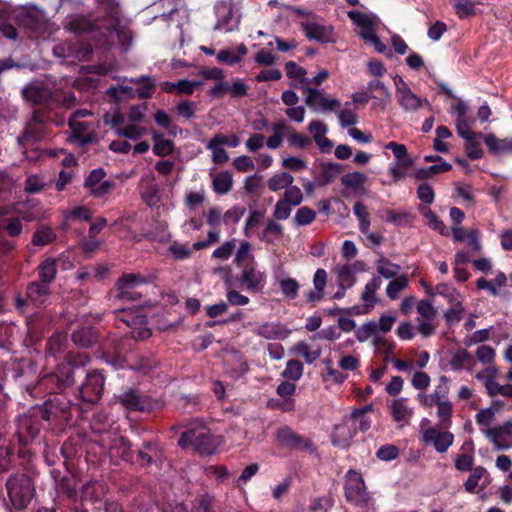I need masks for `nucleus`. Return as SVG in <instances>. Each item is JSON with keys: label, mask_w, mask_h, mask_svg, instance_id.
Listing matches in <instances>:
<instances>
[{"label": "nucleus", "mask_w": 512, "mask_h": 512, "mask_svg": "<svg viewBox=\"0 0 512 512\" xmlns=\"http://www.w3.org/2000/svg\"><path fill=\"white\" fill-rule=\"evenodd\" d=\"M166 460L165 449L156 439L143 441L137 448L134 463L147 472L155 467L160 470Z\"/></svg>", "instance_id": "10"}, {"label": "nucleus", "mask_w": 512, "mask_h": 512, "mask_svg": "<svg viewBox=\"0 0 512 512\" xmlns=\"http://www.w3.org/2000/svg\"><path fill=\"white\" fill-rule=\"evenodd\" d=\"M294 352L303 356L307 364L314 363L321 356L320 348L311 351L309 344L304 341H300L295 345Z\"/></svg>", "instance_id": "49"}, {"label": "nucleus", "mask_w": 512, "mask_h": 512, "mask_svg": "<svg viewBox=\"0 0 512 512\" xmlns=\"http://www.w3.org/2000/svg\"><path fill=\"white\" fill-rule=\"evenodd\" d=\"M45 132V125L39 121H28L22 134L18 136V143L26 146L40 140Z\"/></svg>", "instance_id": "24"}, {"label": "nucleus", "mask_w": 512, "mask_h": 512, "mask_svg": "<svg viewBox=\"0 0 512 512\" xmlns=\"http://www.w3.org/2000/svg\"><path fill=\"white\" fill-rule=\"evenodd\" d=\"M221 145L222 144H212V138L206 145V148L212 152V161L215 164H224L229 160L227 151L222 148Z\"/></svg>", "instance_id": "60"}, {"label": "nucleus", "mask_w": 512, "mask_h": 512, "mask_svg": "<svg viewBox=\"0 0 512 512\" xmlns=\"http://www.w3.org/2000/svg\"><path fill=\"white\" fill-rule=\"evenodd\" d=\"M422 440L427 444H433L437 452L444 453L453 444L454 435L451 432H442L431 427L423 431Z\"/></svg>", "instance_id": "18"}, {"label": "nucleus", "mask_w": 512, "mask_h": 512, "mask_svg": "<svg viewBox=\"0 0 512 512\" xmlns=\"http://www.w3.org/2000/svg\"><path fill=\"white\" fill-rule=\"evenodd\" d=\"M71 338L81 348H90L98 341L95 329L89 326L80 327L73 331Z\"/></svg>", "instance_id": "25"}, {"label": "nucleus", "mask_w": 512, "mask_h": 512, "mask_svg": "<svg viewBox=\"0 0 512 512\" xmlns=\"http://www.w3.org/2000/svg\"><path fill=\"white\" fill-rule=\"evenodd\" d=\"M15 22L23 27L30 37H40L47 30L48 20L45 12L35 6L20 10L15 16Z\"/></svg>", "instance_id": "13"}, {"label": "nucleus", "mask_w": 512, "mask_h": 512, "mask_svg": "<svg viewBox=\"0 0 512 512\" xmlns=\"http://www.w3.org/2000/svg\"><path fill=\"white\" fill-rule=\"evenodd\" d=\"M453 413L452 403L447 399L437 405V416L439 417V425L441 428L447 429L451 426V418Z\"/></svg>", "instance_id": "44"}, {"label": "nucleus", "mask_w": 512, "mask_h": 512, "mask_svg": "<svg viewBox=\"0 0 512 512\" xmlns=\"http://www.w3.org/2000/svg\"><path fill=\"white\" fill-rule=\"evenodd\" d=\"M321 175L317 183L318 186L327 185L334 181L343 171V165L335 162H324L320 164Z\"/></svg>", "instance_id": "30"}, {"label": "nucleus", "mask_w": 512, "mask_h": 512, "mask_svg": "<svg viewBox=\"0 0 512 512\" xmlns=\"http://www.w3.org/2000/svg\"><path fill=\"white\" fill-rule=\"evenodd\" d=\"M348 18L361 28L360 37L366 42L371 43L378 53H385L387 46L376 34L378 17L375 14H365L356 10L347 12Z\"/></svg>", "instance_id": "11"}, {"label": "nucleus", "mask_w": 512, "mask_h": 512, "mask_svg": "<svg viewBox=\"0 0 512 512\" xmlns=\"http://www.w3.org/2000/svg\"><path fill=\"white\" fill-rule=\"evenodd\" d=\"M0 37L9 40H16L18 37V30L10 19L0 17Z\"/></svg>", "instance_id": "63"}, {"label": "nucleus", "mask_w": 512, "mask_h": 512, "mask_svg": "<svg viewBox=\"0 0 512 512\" xmlns=\"http://www.w3.org/2000/svg\"><path fill=\"white\" fill-rule=\"evenodd\" d=\"M408 285V278L406 275H401L398 278L390 281L386 288L387 296L394 300L398 298L400 291L406 288Z\"/></svg>", "instance_id": "53"}, {"label": "nucleus", "mask_w": 512, "mask_h": 512, "mask_svg": "<svg viewBox=\"0 0 512 512\" xmlns=\"http://www.w3.org/2000/svg\"><path fill=\"white\" fill-rule=\"evenodd\" d=\"M116 398L125 409L141 413L157 412L165 406V401L162 398H153L138 388H127Z\"/></svg>", "instance_id": "7"}, {"label": "nucleus", "mask_w": 512, "mask_h": 512, "mask_svg": "<svg viewBox=\"0 0 512 512\" xmlns=\"http://www.w3.org/2000/svg\"><path fill=\"white\" fill-rule=\"evenodd\" d=\"M6 489L9 499L7 508L11 512L26 510L36 495L34 481L26 473H15L9 476Z\"/></svg>", "instance_id": "6"}, {"label": "nucleus", "mask_w": 512, "mask_h": 512, "mask_svg": "<svg viewBox=\"0 0 512 512\" xmlns=\"http://www.w3.org/2000/svg\"><path fill=\"white\" fill-rule=\"evenodd\" d=\"M399 454L400 450L396 445L385 444L377 450L376 457L382 461H392L396 459Z\"/></svg>", "instance_id": "64"}, {"label": "nucleus", "mask_w": 512, "mask_h": 512, "mask_svg": "<svg viewBox=\"0 0 512 512\" xmlns=\"http://www.w3.org/2000/svg\"><path fill=\"white\" fill-rule=\"evenodd\" d=\"M130 82L138 86L136 89L138 98L142 100L152 98L156 90V82L152 77L141 75L136 78H131Z\"/></svg>", "instance_id": "26"}, {"label": "nucleus", "mask_w": 512, "mask_h": 512, "mask_svg": "<svg viewBox=\"0 0 512 512\" xmlns=\"http://www.w3.org/2000/svg\"><path fill=\"white\" fill-rule=\"evenodd\" d=\"M486 435L498 449L510 448L511 445L503 443L501 439L504 436H512V420L505 422L503 425L488 429Z\"/></svg>", "instance_id": "27"}, {"label": "nucleus", "mask_w": 512, "mask_h": 512, "mask_svg": "<svg viewBox=\"0 0 512 512\" xmlns=\"http://www.w3.org/2000/svg\"><path fill=\"white\" fill-rule=\"evenodd\" d=\"M77 497L76 481L72 477L63 476L56 482L54 504L58 509L65 508L66 505L75 504Z\"/></svg>", "instance_id": "16"}, {"label": "nucleus", "mask_w": 512, "mask_h": 512, "mask_svg": "<svg viewBox=\"0 0 512 512\" xmlns=\"http://www.w3.org/2000/svg\"><path fill=\"white\" fill-rule=\"evenodd\" d=\"M214 497L209 493L198 494L191 503L190 512H214Z\"/></svg>", "instance_id": "41"}, {"label": "nucleus", "mask_w": 512, "mask_h": 512, "mask_svg": "<svg viewBox=\"0 0 512 512\" xmlns=\"http://www.w3.org/2000/svg\"><path fill=\"white\" fill-rule=\"evenodd\" d=\"M344 496L349 504L362 510L368 509L372 501L362 475L354 469H349L344 476Z\"/></svg>", "instance_id": "9"}, {"label": "nucleus", "mask_w": 512, "mask_h": 512, "mask_svg": "<svg viewBox=\"0 0 512 512\" xmlns=\"http://www.w3.org/2000/svg\"><path fill=\"white\" fill-rule=\"evenodd\" d=\"M367 180V177L362 172H350L341 177V183L346 188L357 190L361 188Z\"/></svg>", "instance_id": "46"}, {"label": "nucleus", "mask_w": 512, "mask_h": 512, "mask_svg": "<svg viewBox=\"0 0 512 512\" xmlns=\"http://www.w3.org/2000/svg\"><path fill=\"white\" fill-rule=\"evenodd\" d=\"M93 442L96 443L103 452L116 450L123 461L134 463L136 449L133 450L132 443L126 437L120 436L116 432L113 434H107V432H105L101 435L100 439H94Z\"/></svg>", "instance_id": "15"}, {"label": "nucleus", "mask_w": 512, "mask_h": 512, "mask_svg": "<svg viewBox=\"0 0 512 512\" xmlns=\"http://www.w3.org/2000/svg\"><path fill=\"white\" fill-rule=\"evenodd\" d=\"M146 283L148 278L140 273H123L109 291V298L114 303L139 301L142 294L137 291V288Z\"/></svg>", "instance_id": "8"}, {"label": "nucleus", "mask_w": 512, "mask_h": 512, "mask_svg": "<svg viewBox=\"0 0 512 512\" xmlns=\"http://www.w3.org/2000/svg\"><path fill=\"white\" fill-rule=\"evenodd\" d=\"M406 400V398H398L392 402L391 416L394 421L402 422L407 420L409 411L408 407L405 405Z\"/></svg>", "instance_id": "51"}, {"label": "nucleus", "mask_w": 512, "mask_h": 512, "mask_svg": "<svg viewBox=\"0 0 512 512\" xmlns=\"http://www.w3.org/2000/svg\"><path fill=\"white\" fill-rule=\"evenodd\" d=\"M83 374V366L72 360L59 363L55 370L41 375L33 385L25 387L33 399L42 403L31 407L43 424L52 431H61L70 423L75 404L63 393L72 386L73 377Z\"/></svg>", "instance_id": "1"}, {"label": "nucleus", "mask_w": 512, "mask_h": 512, "mask_svg": "<svg viewBox=\"0 0 512 512\" xmlns=\"http://www.w3.org/2000/svg\"><path fill=\"white\" fill-rule=\"evenodd\" d=\"M50 294L51 288L38 280L30 282L26 287L27 299L37 307L45 306Z\"/></svg>", "instance_id": "22"}, {"label": "nucleus", "mask_w": 512, "mask_h": 512, "mask_svg": "<svg viewBox=\"0 0 512 512\" xmlns=\"http://www.w3.org/2000/svg\"><path fill=\"white\" fill-rule=\"evenodd\" d=\"M294 181V177L288 172H280L274 174L267 182L268 189L277 192L281 189L289 187Z\"/></svg>", "instance_id": "39"}, {"label": "nucleus", "mask_w": 512, "mask_h": 512, "mask_svg": "<svg viewBox=\"0 0 512 512\" xmlns=\"http://www.w3.org/2000/svg\"><path fill=\"white\" fill-rule=\"evenodd\" d=\"M483 141L490 154L494 156L508 154V137L501 139L490 133L483 136Z\"/></svg>", "instance_id": "31"}, {"label": "nucleus", "mask_w": 512, "mask_h": 512, "mask_svg": "<svg viewBox=\"0 0 512 512\" xmlns=\"http://www.w3.org/2000/svg\"><path fill=\"white\" fill-rule=\"evenodd\" d=\"M238 280V278H236ZM265 286V276L258 271L253 263L245 265L239 278V287L250 292H260Z\"/></svg>", "instance_id": "17"}, {"label": "nucleus", "mask_w": 512, "mask_h": 512, "mask_svg": "<svg viewBox=\"0 0 512 512\" xmlns=\"http://www.w3.org/2000/svg\"><path fill=\"white\" fill-rule=\"evenodd\" d=\"M159 364V361L151 355H141L136 361L130 363V369L143 374L150 373Z\"/></svg>", "instance_id": "40"}, {"label": "nucleus", "mask_w": 512, "mask_h": 512, "mask_svg": "<svg viewBox=\"0 0 512 512\" xmlns=\"http://www.w3.org/2000/svg\"><path fill=\"white\" fill-rule=\"evenodd\" d=\"M439 381V385L436 386L432 394H418L417 399L425 408H431L433 405H438V403H441L448 398L450 390L448 386V378L443 375L439 378Z\"/></svg>", "instance_id": "19"}, {"label": "nucleus", "mask_w": 512, "mask_h": 512, "mask_svg": "<svg viewBox=\"0 0 512 512\" xmlns=\"http://www.w3.org/2000/svg\"><path fill=\"white\" fill-rule=\"evenodd\" d=\"M83 111L78 110L72 114V116L69 118L68 125L69 128L72 130L73 137L78 140L79 142L83 143H89L91 141V138L86 135V129L87 124L82 121H78V116H83Z\"/></svg>", "instance_id": "29"}, {"label": "nucleus", "mask_w": 512, "mask_h": 512, "mask_svg": "<svg viewBox=\"0 0 512 512\" xmlns=\"http://www.w3.org/2000/svg\"><path fill=\"white\" fill-rule=\"evenodd\" d=\"M72 360L76 363H80L83 366V374L81 376L73 377V383L76 384L78 379H81V384L78 387V398L83 402H87L90 404L97 403L104 391L105 386V376L103 375V371L99 369H95L92 371H87L85 369V364L89 361V357L83 353L78 355H73L69 353L65 361Z\"/></svg>", "instance_id": "4"}, {"label": "nucleus", "mask_w": 512, "mask_h": 512, "mask_svg": "<svg viewBox=\"0 0 512 512\" xmlns=\"http://www.w3.org/2000/svg\"><path fill=\"white\" fill-rule=\"evenodd\" d=\"M60 263H63L61 257H47L43 259L36 268L38 281L50 287L51 283L56 279Z\"/></svg>", "instance_id": "20"}, {"label": "nucleus", "mask_w": 512, "mask_h": 512, "mask_svg": "<svg viewBox=\"0 0 512 512\" xmlns=\"http://www.w3.org/2000/svg\"><path fill=\"white\" fill-rule=\"evenodd\" d=\"M13 424L14 431L12 434L8 433V437L17 447L19 466L30 472L37 456V447L42 442L41 431L44 424L31 408L17 415Z\"/></svg>", "instance_id": "3"}, {"label": "nucleus", "mask_w": 512, "mask_h": 512, "mask_svg": "<svg viewBox=\"0 0 512 512\" xmlns=\"http://www.w3.org/2000/svg\"><path fill=\"white\" fill-rule=\"evenodd\" d=\"M279 287L284 297L293 300L298 296L300 284L296 279L287 277L279 281Z\"/></svg>", "instance_id": "47"}, {"label": "nucleus", "mask_w": 512, "mask_h": 512, "mask_svg": "<svg viewBox=\"0 0 512 512\" xmlns=\"http://www.w3.org/2000/svg\"><path fill=\"white\" fill-rule=\"evenodd\" d=\"M337 278L338 284L348 289L356 283V276L347 264L337 268Z\"/></svg>", "instance_id": "52"}, {"label": "nucleus", "mask_w": 512, "mask_h": 512, "mask_svg": "<svg viewBox=\"0 0 512 512\" xmlns=\"http://www.w3.org/2000/svg\"><path fill=\"white\" fill-rule=\"evenodd\" d=\"M286 75L288 78L295 79L300 78L301 83L310 84V79L304 77L306 75V70L299 66L294 61H288L285 63Z\"/></svg>", "instance_id": "55"}, {"label": "nucleus", "mask_w": 512, "mask_h": 512, "mask_svg": "<svg viewBox=\"0 0 512 512\" xmlns=\"http://www.w3.org/2000/svg\"><path fill=\"white\" fill-rule=\"evenodd\" d=\"M474 359L466 349H459L455 352L449 361V365L453 371H460L465 365H472Z\"/></svg>", "instance_id": "42"}, {"label": "nucleus", "mask_w": 512, "mask_h": 512, "mask_svg": "<svg viewBox=\"0 0 512 512\" xmlns=\"http://www.w3.org/2000/svg\"><path fill=\"white\" fill-rule=\"evenodd\" d=\"M233 186V176L230 171H221L213 177L212 188L216 194L225 195Z\"/></svg>", "instance_id": "32"}, {"label": "nucleus", "mask_w": 512, "mask_h": 512, "mask_svg": "<svg viewBox=\"0 0 512 512\" xmlns=\"http://www.w3.org/2000/svg\"><path fill=\"white\" fill-rule=\"evenodd\" d=\"M267 407L269 409L280 410L282 412H293L295 410V399H293V398H282V399L271 398L267 402Z\"/></svg>", "instance_id": "58"}, {"label": "nucleus", "mask_w": 512, "mask_h": 512, "mask_svg": "<svg viewBox=\"0 0 512 512\" xmlns=\"http://www.w3.org/2000/svg\"><path fill=\"white\" fill-rule=\"evenodd\" d=\"M315 218L316 212L307 206H303L297 210L294 216V223L297 226H305L311 224Z\"/></svg>", "instance_id": "57"}, {"label": "nucleus", "mask_w": 512, "mask_h": 512, "mask_svg": "<svg viewBox=\"0 0 512 512\" xmlns=\"http://www.w3.org/2000/svg\"><path fill=\"white\" fill-rule=\"evenodd\" d=\"M24 100L34 105L44 104L50 98L51 93L48 89L29 85L22 90Z\"/></svg>", "instance_id": "28"}, {"label": "nucleus", "mask_w": 512, "mask_h": 512, "mask_svg": "<svg viewBox=\"0 0 512 512\" xmlns=\"http://www.w3.org/2000/svg\"><path fill=\"white\" fill-rule=\"evenodd\" d=\"M153 153L158 157H164L173 152L174 142L170 139H164L163 135L159 132H153Z\"/></svg>", "instance_id": "36"}, {"label": "nucleus", "mask_w": 512, "mask_h": 512, "mask_svg": "<svg viewBox=\"0 0 512 512\" xmlns=\"http://www.w3.org/2000/svg\"><path fill=\"white\" fill-rule=\"evenodd\" d=\"M178 427L186 428L178 440V446L182 449L192 445L198 454L205 456L212 455L217 450L218 438L200 420L195 419L188 425Z\"/></svg>", "instance_id": "5"}, {"label": "nucleus", "mask_w": 512, "mask_h": 512, "mask_svg": "<svg viewBox=\"0 0 512 512\" xmlns=\"http://www.w3.org/2000/svg\"><path fill=\"white\" fill-rule=\"evenodd\" d=\"M17 461V447L8 437V420L0 409V473L14 469Z\"/></svg>", "instance_id": "14"}, {"label": "nucleus", "mask_w": 512, "mask_h": 512, "mask_svg": "<svg viewBox=\"0 0 512 512\" xmlns=\"http://www.w3.org/2000/svg\"><path fill=\"white\" fill-rule=\"evenodd\" d=\"M102 358L114 370L130 368V359L119 352H104Z\"/></svg>", "instance_id": "43"}, {"label": "nucleus", "mask_w": 512, "mask_h": 512, "mask_svg": "<svg viewBox=\"0 0 512 512\" xmlns=\"http://www.w3.org/2000/svg\"><path fill=\"white\" fill-rule=\"evenodd\" d=\"M376 269L379 274L378 276L390 279L398 275L401 267L391 262L388 258L381 256L376 262Z\"/></svg>", "instance_id": "38"}, {"label": "nucleus", "mask_w": 512, "mask_h": 512, "mask_svg": "<svg viewBox=\"0 0 512 512\" xmlns=\"http://www.w3.org/2000/svg\"><path fill=\"white\" fill-rule=\"evenodd\" d=\"M92 433L94 435V439H100L101 435L107 432V434L115 433L111 429V424L107 421V416L103 413H99L94 415L91 422Z\"/></svg>", "instance_id": "37"}, {"label": "nucleus", "mask_w": 512, "mask_h": 512, "mask_svg": "<svg viewBox=\"0 0 512 512\" xmlns=\"http://www.w3.org/2000/svg\"><path fill=\"white\" fill-rule=\"evenodd\" d=\"M283 236V226L274 220L269 219L266 222V226L263 231L259 234V239L268 244H272L274 239L281 238Z\"/></svg>", "instance_id": "35"}, {"label": "nucleus", "mask_w": 512, "mask_h": 512, "mask_svg": "<svg viewBox=\"0 0 512 512\" xmlns=\"http://www.w3.org/2000/svg\"><path fill=\"white\" fill-rule=\"evenodd\" d=\"M104 493V487L97 482H91L83 487V499L98 501Z\"/></svg>", "instance_id": "59"}, {"label": "nucleus", "mask_w": 512, "mask_h": 512, "mask_svg": "<svg viewBox=\"0 0 512 512\" xmlns=\"http://www.w3.org/2000/svg\"><path fill=\"white\" fill-rule=\"evenodd\" d=\"M336 435L345 443L349 444L350 441L354 438L357 433L356 428L351 426V424L346 423V417L343 420V423L337 425L335 427Z\"/></svg>", "instance_id": "61"}, {"label": "nucleus", "mask_w": 512, "mask_h": 512, "mask_svg": "<svg viewBox=\"0 0 512 512\" xmlns=\"http://www.w3.org/2000/svg\"><path fill=\"white\" fill-rule=\"evenodd\" d=\"M304 32L307 38L316 40L322 44L331 42L333 38L332 27L320 25L315 22L304 25Z\"/></svg>", "instance_id": "23"}, {"label": "nucleus", "mask_w": 512, "mask_h": 512, "mask_svg": "<svg viewBox=\"0 0 512 512\" xmlns=\"http://www.w3.org/2000/svg\"><path fill=\"white\" fill-rule=\"evenodd\" d=\"M253 332L266 339H277L280 335L277 325L263 323L254 328Z\"/></svg>", "instance_id": "62"}, {"label": "nucleus", "mask_w": 512, "mask_h": 512, "mask_svg": "<svg viewBox=\"0 0 512 512\" xmlns=\"http://www.w3.org/2000/svg\"><path fill=\"white\" fill-rule=\"evenodd\" d=\"M399 106L405 111H417L422 107V100L411 89L404 90L396 96Z\"/></svg>", "instance_id": "33"}, {"label": "nucleus", "mask_w": 512, "mask_h": 512, "mask_svg": "<svg viewBox=\"0 0 512 512\" xmlns=\"http://www.w3.org/2000/svg\"><path fill=\"white\" fill-rule=\"evenodd\" d=\"M275 441L278 446L290 451L310 454L316 451V446L310 438L295 432L288 425L281 426L276 430Z\"/></svg>", "instance_id": "12"}, {"label": "nucleus", "mask_w": 512, "mask_h": 512, "mask_svg": "<svg viewBox=\"0 0 512 512\" xmlns=\"http://www.w3.org/2000/svg\"><path fill=\"white\" fill-rule=\"evenodd\" d=\"M303 363L296 359H291L287 362L282 375L292 381L299 380L303 375Z\"/></svg>", "instance_id": "50"}, {"label": "nucleus", "mask_w": 512, "mask_h": 512, "mask_svg": "<svg viewBox=\"0 0 512 512\" xmlns=\"http://www.w3.org/2000/svg\"><path fill=\"white\" fill-rule=\"evenodd\" d=\"M453 8L460 19L468 18L476 14L475 5L470 0H456L453 4Z\"/></svg>", "instance_id": "54"}, {"label": "nucleus", "mask_w": 512, "mask_h": 512, "mask_svg": "<svg viewBox=\"0 0 512 512\" xmlns=\"http://www.w3.org/2000/svg\"><path fill=\"white\" fill-rule=\"evenodd\" d=\"M55 238L56 234L50 227H41L33 233L31 243L34 246H45L53 242Z\"/></svg>", "instance_id": "45"}, {"label": "nucleus", "mask_w": 512, "mask_h": 512, "mask_svg": "<svg viewBox=\"0 0 512 512\" xmlns=\"http://www.w3.org/2000/svg\"><path fill=\"white\" fill-rule=\"evenodd\" d=\"M303 90L306 93V105L314 110H316V105H319L322 110H334L341 105L337 99L325 98L322 93L315 88L305 87Z\"/></svg>", "instance_id": "21"}, {"label": "nucleus", "mask_w": 512, "mask_h": 512, "mask_svg": "<svg viewBox=\"0 0 512 512\" xmlns=\"http://www.w3.org/2000/svg\"><path fill=\"white\" fill-rule=\"evenodd\" d=\"M451 169V164L447 162H442L440 164H434L429 167L418 168L414 172L413 176L416 180H426L431 178L433 175L447 172L450 171Z\"/></svg>", "instance_id": "34"}, {"label": "nucleus", "mask_w": 512, "mask_h": 512, "mask_svg": "<svg viewBox=\"0 0 512 512\" xmlns=\"http://www.w3.org/2000/svg\"><path fill=\"white\" fill-rule=\"evenodd\" d=\"M111 15L103 17L74 16L67 18L65 27L83 37L88 43L75 45L80 60H89L93 49H109L117 40L124 51H127L132 43L131 33L121 29L120 14L115 17V23L111 21Z\"/></svg>", "instance_id": "2"}, {"label": "nucleus", "mask_w": 512, "mask_h": 512, "mask_svg": "<svg viewBox=\"0 0 512 512\" xmlns=\"http://www.w3.org/2000/svg\"><path fill=\"white\" fill-rule=\"evenodd\" d=\"M486 469L482 466H477L471 470V473L464 483V488L468 493H475L479 480L485 475Z\"/></svg>", "instance_id": "56"}, {"label": "nucleus", "mask_w": 512, "mask_h": 512, "mask_svg": "<svg viewBox=\"0 0 512 512\" xmlns=\"http://www.w3.org/2000/svg\"><path fill=\"white\" fill-rule=\"evenodd\" d=\"M381 284L382 280L380 276H373V278L365 285L361 299L366 303H376L377 298L375 296V292L381 287Z\"/></svg>", "instance_id": "48"}]
</instances>
